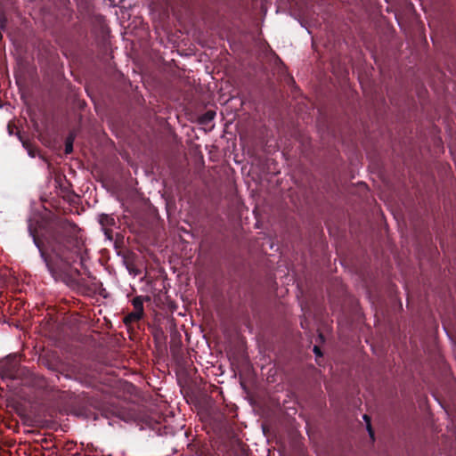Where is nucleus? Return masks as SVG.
<instances>
[{
    "label": "nucleus",
    "instance_id": "obj_6",
    "mask_svg": "<svg viewBox=\"0 0 456 456\" xmlns=\"http://www.w3.org/2000/svg\"><path fill=\"white\" fill-rule=\"evenodd\" d=\"M5 26V18L0 14V29H3Z\"/></svg>",
    "mask_w": 456,
    "mask_h": 456
},
{
    "label": "nucleus",
    "instance_id": "obj_4",
    "mask_svg": "<svg viewBox=\"0 0 456 456\" xmlns=\"http://www.w3.org/2000/svg\"><path fill=\"white\" fill-rule=\"evenodd\" d=\"M133 305L135 311L143 313V306H142V301L141 298L136 297L133 300Z\"/></svg>",
    "mask_w": 456,
    "mask_h": 456
},
{
    "label": "nucleus",
    "instance_id": "obj_2",
    "mask_svg": "<svg viewBox=\"0 0 456 456\" xmlns=\"http://www.w3.org/2000/svg\"><path fill=\"white\" fill-rule=\"evenodd\" d=\"M142 313L134 310V312L130 313L128 315H126L125 317V322L126 324L134 322L140 320L142 318Z\"/></svg>",
    "mask_w": 456,
    "mask_h": 456
},
{
    "label": "nucleus",
    "instance_id": "obj_5",
    "mask_svg": "<svg viewBox=\"0 0 456 456\" xmlns=\"http://www.w3.org/2000/svg\"><path fill=\"white\" fill-rule=\"evenodd\" d=\"M215 112L213 111H208L203 117H202V121L203 122H208V121H212L215 118Z\"/></svg>",
    "mask_w": 456,
    "mask_h": 456
},
{
    "label": "nucleus",
    "instance_id": "obj_1",
    "mask_svg": "<svg viewBox=\"0 0 456 456\" xmlns=\"http://www.w3.org/2000/svg\"><path fill=\"white\" fill-rule=\"evenodd\" d=\"M99 223L102 226V229L104 230V232L106 235H109V232L107 230L108 226H111L115 224V220L112 216L102 214L99 216Z\"/></svg>",
    "mask_w": 456,
    "mask_h": 456
},
{
    "label": "nucleus",
    "instance_id": "obj_3",
    "mask_svg": "<svg viewBox=\"0 0 456 456\" xmlns=\"http://www.w3.org/2000/svg\"><path fill=\"white\" fill-rule=\"evenodd\" d=\"M73 140L74 138L72 137V135L69 136L66 140V143H65V153L66 154H69L72 152L73 151Z\"/></svg>",
    "mask_w": 456,
    "mask_h": 456
},
{
    "label": "nucleus",
    "instance_id": "obj_7",
    "mask_svg": "<svg viewBox=\"0 0 456 456\" xmlns=\"http://www.w3.org/2000/svg\"><path fill=\"white\" fill-rule=\"evenodd\" d=\"M314 352L315 353L316 355H321V351L316 346L314 347Z\"/></svg>",
    "mask_w": 456,
    "mask_h": 456
}]
</instances>
